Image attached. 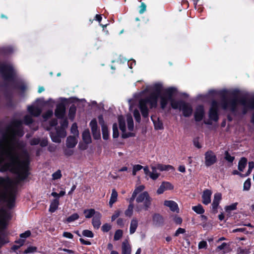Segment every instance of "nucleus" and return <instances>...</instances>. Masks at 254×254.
<instances>
[{"mask_svg": "<svg viewBox=\"0 0 254 254\" xmlns=\"http://www.w3.org/2000/svg\"><path fill=\"white\" fill-rule=\"evenodd\" d=\"M67 99L65 98L61 97L55 101L57 103L56 108L55 111V115L58 119H63L65 115V105Z\"/></svg>", "mask_w": 254, "mask_h": 254, "instance_id": "9b49d317", "label": "nucleus"}, {"mask_svg": "<svg viewBox=\"0 0 254 254\" xmlns=\"http://www.w3.org/2000/svg\"><path fill=\"white\" fill-rule=\"evenodd\" d=\"M204 115V109L202 106H198L194 113V118L196 121L202 120Z\"/></svg>", "mask_w": 254, "mask_h": 254, "instance_id": "6ab92c4d", "label": "nucleus"}, {"mask_svg": "<svg viewBox=\"0 0 254 254\" xmlns=\"http://www.w3.org/2000/svg\"><path fill=\"white\" fill-rule=\"evenodd\" d=\"M151 171H149V169L147 166H145L143 168L144 174L146 176L149 177L150 178L153 180H156L160 176L159 173L158 172V168L157 165L151 166Z\"/></svg>", "mask_w": 254, "mask_h": 254, "instance_id": "ddd939ff", "label": "nucleus"}, {"mask_svg": "<svg viewBox=\"0 0 254 254\" xmlns=\"http://www.w3.org/2000/svg\"><path fill=\"white\" fill-rule=\"evenodd\" d=\"M99 123L101 126L103 138L105 140H107L109 137V132L107 127L105 124L103 117L102 115L98 117Z\"/></svg>", "mask_w": 254, "mask_h": 254, "instance_id": "dca6fc26", "label": "nucleus"}, {"mask_svg": "<svg viewBox=\"0 0 254 254\" xmlns=\"http://www.w3.org/2000/svg\"><path fill=\"white\" fill-rule=\"evenodd\" d=\"M118 192L115 189H113L112 190V193L109 201V205L110 207H112L113 204L117 201L118 198Z\"/></svg>", "mask_w": 254, "mask_h": 254, "instance_id": "cd10ccee", "label": "nucleus"}, {"mask_svg": "<svg viewBox=\"0 0 254 254\" xmlns=\"http://www.w3.org/2000/svg\"><path fill=\"white\" fill-rule=\"evenodd\" d=\"M63 236L64 238L71 239L73 237V235L70 232H64L63 234Z\"/></svg>", "mask_w": 254, "mask_h": 254, "instance_id": "e2e57ef3", "label": "nucleus"}, {"mask_svg": "<svg viewBox=\"0 0 254 254\" xmlns=\"http://www.w3.org/2000/svg\"><path fill=\"white\" fill-rule=\"evenodd\" d=\"M219 105L216 101H213L209 112V120L205 123L212 124L213 122H216L218 120V109Z\"/></svg>", "mask_w": 254, "mask_h": 254, "instance_id": "f8f14e48", "label": "nucleus"}, {"mask_svg": "<svg viewBox=\"0 0 254 254\" xmlns=\"http://www.w3.org/2000/svg\"><path fill=\"white\" fill-rule=\"evenodd\" d=\"M62 176L61 170H58L52 174V179L54 180H58Z\"/></svg>", "mask_w": 254, "mask_h": 254, "instance_id": "49530a36", "label": "nucleus"}, {"mask_svg": "<svg viewBox=\"0 0 254 254\" xmlns=\"http://www.w3.org/2000/svg\"><path fill=\"white\" fill-rule=\"evenodd\" d=\"M59 205V200L58 198H55L53 200L50 204L49 211L54 212L58 208Z\"/></svg>", "mask_w": 254, "mask_h": 254, "instance_id": "bb28decb", "label": "nucleus"}, {"mask_svg": "<svg viewBox=\"0 0 254 254\" xmlns=\"http://www.w3.org/2000/svg\"><path fill=\"white\" fill-rule=\"evenodd\" d=\"M162 90V85L160 83H154L147 85L142 91L135 93L133 97L128 100L129 110L133 111V116L136 121L139 122L140 120V115L139 111L135 109L138 105L143 117L148 116L147 105L150 109L157 107L158 98Z\"/></svg>", "mask_w": 254, "mask_h": 254, "instance_id": "f03ea898", "label": "nucleus"}, {"mask_svg": "<svg viewBox=\"0 0 254 254\" xmlns=\"http://www.w3.org/2000/svg\"><path fill=\"white\" fill-rule=\"evenodd\" d=\"M89 125L94 138L96 139L99 138L100 137V133L98 127L96 119H94L92 120Z\"/></svg>", "mask_w": 254, "mask_h": 254, "instance_id": "2eb2a0df", "label": "nucleus"}, {"mask_svg": "<svg viewBox=\"0 0 254 254\" xmlns=\"http://www.w3.org/2000/svg\"><path fill=\"white\" fill-rule=\"evenodd\" d=\"M144 189V186L143 185H140L136 187L132 194L130 201H133L136 197L137 194L143 191Z\"/></svg>", "mask_w": 254, "mask_h": 254, "instance_id": "c756f323", "label": "nucleus"}, {"mask_svg": "<svg viewBox=\"0 0 254 254\" xmlns=\"http://www.w3.org/2000/svg\"><path fill=\"white\" fill-rule=\"evenodd\" d=\"M77 143V139L75 136H69L66 138V147L74 148Z\"/></svg>", "mask_w": 254, "mask_h": 254, "instance_id": "5701e85b", "label": "nucleus"}, {"mask_svg": "<svg viewBox=\"0 0 254 254\" xmlns=\"http://www.w3.org/2000/svg\"><path fill=\"white\" fill-rule=\"evenodd\" d=\"M176 91V89L175 88H168L165 89L164 94L160 95V104L162 109H164L166 107L169 101L172 108L174 109H181L183 103H184L185 102L182 101H177L173 99Z\"/></svg>", "mask_w": 254, "mask_h": 254, "instance_id": "423d86ee", "label": "nucleus"}, {"mask_svg": "<svg viewBox=\"0 0 254 254\" xmlns=\"http://www.w3.org/2000/svg\"><path fill=\"white\" fill-rule=\"evenodd\" d=\"M205 165L209 167L216 162V156L212 151H208L205 153Z\"/></svg>", "mask_w": 254, "mask_h": 254, "instance_id": "4468645a", "label": "nucleus"}, {"mask_svg": "<svg viewBox=\"0 0 254 254\" xmlns=\"http://www.w3.org/2000/svg\"><path fill=\"white\" fill-rule=\"evenodd\" d=\"M45 105L48 104L49 106L53 107L55 104V100L52 98L45 101L44 98H39L36 100L35 102L31 105L27 107L28 112L34 117H38L42 112V109L38 107L37 104Z\"/></svg>", "mask_w": 254, "mask_h": 254, "instance_id": "6e6552de", "label": "nucleus"}, {"mask_svg": "<svg viewBox=\"0 0 254 254\" xmlns=\"http://www.w3.org/2000/svg\"><path fill=\"white\" fill-rule=\"evenodd\" d=\"M125 220L123 218H120L117 220V224L121 227H123L125 224Z\"/></svg>", "mask_w": 254, "mask_h": 254, "instance_id": "69168bd1", "label": "nucleus"}, {"mask_svg": "<svg viewBox=\"0 0 254 254\" xmlns=\"http://www.w3.org/2000/svg\"><path fill=\"white\" fill-rule=\"evenodd\" d=\"M23 134L21 122L14 121L0 139V172L13 173L19 181L25 179L28 175L29 155L16 139V136Z\"/></svg>", "mask_w": 254, "mask_h": 254, "instance_id": "f257e3e1", "label": "nucleus"}, {"mask_svg": "<svg viewBox=\"0 0 254 254\" xmlns=\"http://www.w3.org/2000/svg\"><path fill=\"white\" fill-rule=\"evenodd\" d=\"M122 213V211L120 209L117 210L115 211L113 215L112 216L111 220L112 221H115L118 217L120 216Z\"/></svg>", "mask_w": 254, "mask_h": 254, "instance_id": "603ef678", "label": "nucleus"}, {"mask_svg": "<svg viewBox=\"0 0 254 254\" xmlns=\"http://www.w3.org/2000/svg\"><path fill=\"white\" fill-rule=\"evenodd\" d=\"M76 109L74 105H72L70 107L69 109L68 117V118L71 121L73 120L75 114H76Z\"/></svg>", "mask_w": 254, "mask_h": 254, "instance_id": "e433bc0d", "label": "nucleus"}, {"mask_svg": "<svg viewBox=\"0 0 254 254\" xmlns=\"http://www.w3.org/2000/svg\"><path fill=\"white\" fill-rule=\"evenodd\" d=\"M31 234V233L30 231L27 230V231H26L25 232L21 234L20 235V237L22 239H26V238H28L29 237H30Z\"/></svg>", "mask_w": 254, "mask_h": 254, "instance_id": "052dcab7", "label": "nucleus"}, {"mask_svg": "<svg viewBox=\"0 0 254 254\" xmlns=\"http://www.w3.org/2000/svg\"><path fill=\"white\" fill-rule=\"evenodd\" d=\"M123 232L122 230L119 229L115 232L114 235V240L118 241L120 240L123 236Z\"/></svg>", "mask_w": 254, "mask_h": 254, "instance_id": "c03bdc74", "label": "nucleus"}, {"mask_svg": "<svg viewBox=\"0 0 254 254\" xmlns=\"http://www.w3.org/2000/svg\"><path fill=\"white\" fill-rule=\"evenodd\" d=\"M212 191L209 190H205L203 191L202 195V203L204 204L207 205L211 202V196Z\"/></svg>", "mask_w": 254, "mask_h": 254, "instance_id": "a211bd4d", "label": "nucleus"}, {"mask_svg": "<svg viewBox=\"0 0 254 254\" xmlns=\"http://www.w3.org/2000/svg\"><path fill=\"white\" fill-rule=\"evenodd\" d=\"M166 190L165 188H164V187H163V185L161 184V186H160V187L157 190V192L158 194H161V193H163V192L164 191H165Z\"/></svg>", "mask_w": 254, "mask_h": 254, "instance_id": "774afa93", "label": "nucleus"}, {"mask_svg": "<svg viewBox=\"0 0 254 254\" xmlns=\"http://www.w3.org/2000/svg\"><path fill=\"white\" fill-rule=\"evenodd\" d=\"M0 72L4 80L12 79L16 71L13 65L10 63L0 64Z\"/></svg>", "mask_w": 254, "mask_h": 254, "instance_id": "9d476101", "label": "nucleus"}, {"mask_svg": "<svg viewBox=\"0 0 254 254\" xmlns=\"http://www.w3.org/2000/svg\"><path fill=\"white\" fill-rule=\"evenodd\" d=\"M164 205L168 207L170 210L174 212H179V208L177 203L173 200H165Z\"/></svg>", "mask_w": 254, "mask_h": 254, "instance_id": "4be33fe9", "label": "nucleus"}, {"mask_svg": "<svg viewBox=\"0 0 254 254\" xmlns=\"http://www.w3.org/2000/svg\"><path fill=\"white\" fill-rule=\"evenodd\" d=\"M174 221L178 224H180L182 222V219L178 216H175L173 218Z\"/></svg>", "mask_w": 254, "mask_h": 254, "instance_id": "0e129e2a", "label": "nucleus"}, {"mask_svg": "<svg viewBox=\"0 0 254 254\" xmlns=\"http://www.w3.org/2000/svg\"><path fill=\"white\" fill-rule=\"evenodd\" d=\"M247 160L245 158H242L239 162L238 169L243 171L247 165Z\"/></svg>", "mask_w": 254, "mask_h": 254, "instance_id": "58836bf2", "label": "nucleus"}, {"mask_svg": "<svg viewBox=\"0 0 254 254\" xmlns=\"http://www.w3.org/2000/svg\"><path fill=\"white\" fill-rule=\"evenodd\" d=\"M239 103L243 107V113L244 114H245L249 110L254 109V99L247 100L245 98H243L240 101L236 98L231 100L224 99L222 103V107L224 110L235 112L237 110Z\"/></svg>", "mask_w": 254, "mask_h": 254, "instance_id": "20e7f679", "label": "nucleus"}, {"mask_svg": "<svg viewBox=\"0 0 254 254\" xmlns=\"http://www.w3.org/2000/svg\"><path fill=\"white\" fill-rule=\"evenodd\" d=\"M98 212V211H96L94 209H85L83 211L85 217L86 218H90L92 217H93L94 215H96V213Z\"/></svg>", "mask_w": 254, "mask_h": 254, "instance_id": "2f4dec72", "label": "nucleus"}, {"mask_svg": "<svg viewBox=\"0 0 254 254\" xmlns=\"http://www.w3.org/2000/svg\"><path fill=\"white\" fill-rule=\"evenodd\" d=\"M82 138L86 143H89L91 142V136L88 129L85 130L83 132Z\"/></svg>", "mask_w": 254, "mask_h": 254, "instance_id": "c9c22d12", "label": "nucleus"}, {"mask_svg": "<svg viewBox=\"0 0 254 254\" xmlns=\"http://www.w3.org/2000/svg\"><path fill=\"white\" fill-rule=\"evenodd\" d=\"M181 110L182 111L183 115L185 117H189L192 113V108L191 105L186 102L183 103V106Z\"/></svg>", "mask_w": 254, "mask_h": 254, "instance_id": "f3484780", "label": "nucleus"}, {"mask_svg": "<svg viewBox=\"0 0 254 254\" xmlns=\"http://www.w3.org/2000/svg\"><path fill=\"white\" fill-rule=\"evenodd\" d=\"M70 132L74 135L73 136H75L76 137L78 136L79 132L77 128V126L76 123L72 124L70 128Z\"/></svg>", "mask_w": 254, "mask_h": 254, "instance_id": "ea45409f", "label": "nucleus"}, {"mask_svg": "<svg viewBox=\"0 0 254 254\" xmlns=\"http://www.w3.org/2000/svg\"><path fill=\"white\" fill-rule=\"evenodd\" d=\"M15 191L13 182L8 177L0 178V202H4L11 208L14 206ZM10 219L8 212L0 209V232L4 229ZM8 241L5 234L0 232V247Z\"/></svg>", "mask_w": 254, "mask_h": 254, "instance_id": "7ed1b4c3", "label": "nucleus"}, {"mask_svg": "<svg viewBox=\"0 0 254 254\" xmlns=\"http://www.w3.org/2000/svg\"><path fill=\"white\" fill-rule=\"evenodd\" d=\"M119 123V127L122 132V137L127 138L133 135L131 131L133 130L134 125L132 117L130 115L127 116V128L126 126L125 120L122 116H120L118 118Z\"/></svg>", "mask_w": 254, "mask_h": 254, "instance_id": "0eeeda50", "label": "nucleus"}, {"mask_svg": "<svg viewBox=\"0 0 254 254\" xmlns=\"http://www.w3.org/2000/svg\"><path fill=\"white\" fill-rule=\"evenodd\" d=\"M119 131L117 124H114L113 126V136L114 138H117L119 136Z\"/></svg>", "mask_w": 254, "mask_h": 254, "instance_id": "09e8293b", "label": "nucleus"}, {"mask_svg": "<svg viewBox=\"0 0 254 254\" xmlns=\"http://www.w3.org/2000/svg\"><path fill=\"white\" fill-rule=\"evenodd\" d=\"M131 247L127 241H125L122 243V254H131Z\"/></svg>", "mask_w": 254, "mask_h": 254, "instance_id": "b1692460", "label": "nucleus"}, {"mask_svg": "<svg viewBox=\"0 0 254 254\" xmlns=\"http://www.w3.org/2000/svg\"><path fill=\"white\" fill-rule=\"evenodd\" d=\"M64 155L67 157L73 155L74 153L73 148H68L66 147L63 150Z\"/></svg>", "mask_w": 254, "mask_h": 254, "instance_id": "4c0bfd02", "label": "nucleus"}, {"mask_svg": "<svg viewBox=\"0 0 254 254\" xmlns=\"http://www.w3.org/2000/svg\"><path fill=\"white\" fill-rule=\"evenodd\" d=\"M222 199V194L220 192H216L214 195V198L212 203V208L213 210L217 209Z\"/></svg>", "mask_w": 254, "mask_h": 254, "instance_id": "412c9836", "label": "nucleus"}, {"mask_svg": "<svg viewBox=\"0 0 254 254\" xmlns=\"http://www.w3.org/2000/svg\"><path fill=\"white\" fill-rule=\"evenodd\" d=\"M185 232V230L182 228H179L177 229L175 233V236H178L180 234H184Z\"/></svg>", "mask_w": 254, "mask_h": 254, "instance_id": "338daca9", "label": "nucleus"}, {"mask_svg": "<svg viewBox=\"0 0 254 254\" xmlns=\"http://www.w3.org/2000/svg\"><path fill=\"white\" fill-rule=\"evenodd\" d=\"M237 203H234L229 205L226 206L225 209L226 212H230L232 210H234L237 208Z\"/></svg>", "mask_w": 254, "mask_h": 254, "instance_id": "79ce46f5", "label": "nucleus"}, {"mask_svg": "<svg viewBox=\"0 0 254 254\" xmlns=\"http://www.w3.org/2000/svg\"><path fill=\"white\" fill-rule=\"evenodd\" d=\"M132 201L130 200V203L128 206L127 208L125 211V214L127 217H131L133 214L134 206L132 202Z\"/></svg>", "mask_w": 254, "mask_h": 254, "instance_id": "72a5a7b5", "label": "nucleus"}, {"mask_svg": "<svg viewBox=\"0 0 254 254\" xmlns=\"http://www.w3.org/2000/svg\"><path fill=\"white\" fill-rule=\"evenodd\" d=\"M192 209L197 214H202L204 212L203 207L200 204L193 206Z\"/></svg>", "mask_w": 254, "mask_h": 254, "instance_id": "a19ab883", "label": "nucleus"}, {"mask_svg": "<svg viewBox=\"0 0 254 254\" xmlns=\"http://www.w3.org/2000/svg\"><path fill=\"white\" fill-rule=\"evenodd\" d=\"M111 229V226L107 223L104 224L101 228L104 232H107Z\"/></svg>", "mask_w": 254, "mask_h": 254, "instance_id": "680f3d73", "label": "nucleus"}, {"mask_svg": "<svg viewBox=\"0 0 254 254\" xmlns=\"http://www.w3.org/2000/svg\"><path fill=\"white\" fill-rule=\"evenodd\" d=\"M207 243L205 241H200L198 245V249H207Z\"/></svg>", "mask_w": 254, "mask_h": 254, "instance_id": "864d4df0", "label": "nucleus"}, {"mask_svg": "<svg viewBox=\"0 0 254 254\" xmlns=\"http://www.w3.org/2000/svg\"><path fill=\"white\" fill-rule=\"evenodd\" d=\"M143 168L144 167L140 165L137 164L133 165L132 168V175L133 176L136 175V172L142 169H143Z\"/></svg>", "mask_w": 254, "mask_h": 254, "instance_id": "de8ad7c7", "label": "nucleus"}, {"mask_svg": "<svg viewBox=\"0 0 254 254\" xmlns=\"http://www.w3.org/2000/svg\"><path fill=\"white\" fill-rule=\"evenodd\" d=\"M225 158L229 162H232L234 159V157L231 156L227 151L225 153Z\"/></svg>", "mask_w": 254, "mask_h": 254, "instance_id": "6e6d98bb", "label": "nucleus"}, {"mask_svg": "<svg viewBox=\"0 0 254 254\" xmlns=\"http://www.w3.org/2000/svg\"><path fill=\"white\" fill-rule=\"evenodd\" d=\"M144 189V186L143 185H140L136 187L132 194L130 201H133L136 197L137 194L143 191Z\"/></svg>", "mask_w": 254, "mask_h": 254, "instance_id": "c85d7f7f", "label": "nucleus"}, {"mask_svg": "<svg viewBox=\"0 0 254 254\" xmlns=\"http://www.w3.org/2000/svg\"><path fill=\"white\" fill-rule=\"evenodd\" d=\"M79 218V215L77 213H74L69 216L66 219V222L68 223H70L71 222H73Z\"/></svg>", "mask_w": 254, "mask_h": 254, "instance_id": "a18cd8bd", "label": "nucleus"}, {"mask_svg": "<svg viewBox=\"0 0 254 254\" xmlns=\"http://www.w3.org/2000/svg\"><path fill=\"white\" fill-rule=\"evenodd\" d=\"M238 90H235L233 91H232L231 93H229L228 91L226 90H221L220 91L217 92L214 90H211L209 91V94H220L221 95H224L225 94H231V95H236L237 93L238 92Z\"/></svg>", "mask_w": 254, "mask_h": 254, "instance_id": "a878e982", "label": "nucleus"}, {"mask_svg": "<svg viewBox=\"0 0 254 254\" xmlns=\"http://www.w3.org/2000/svg\"><path fill=\"white\" fill-rule=\"evenodd\" d=\"M151 120L153 122L154 127L156 129H162L163 128L162 123L157 118L151 117Z\"/></svg>", "mask_w": 254, "mask_h": 254, "instance_id": "7c9ffc66", "label": "nucleus"}, {"mask_svg": "<svg viewBox=\"0 0 254 254\" xmlns=\"http://www.w3.org/2000/svg\"><path fill=\"white\" fill-rule=\"evenodd\" d=\"M58 124L57 120L54 119L50 123V127H44L47 130H51L50 136L53 141L56 143H60L61 141V138H64L66 135L65 129L68 126V122L66 119H64L60 123V127H55L54 130H51L52 127L56 126Z\"/></svg>", "mask_w": 254, "mask_h": 254, "instance_id": "39448f33", "label": "nucleus"}, {"mask_svg": "<svg viewBox=\"0 0 254 254\" xmlns=\"http://www.w3.org/2000/svg\"><path fill=\"white\" fill-rule=\"evenodd\" d=\"M162 184L163 185L164 188L166 190H170L173 189V185L169 182H163Z\"/></svg>", "mask_w": 254, "mask_h": 254, "instance_id": "4d7b16f0", "label": "nucleus"}, {"mask_svg": "<svg viewBox=\"0 0 254 254\" xmlns=\"http://www.w3.org/2000/svg\"><path fill=\"white\" fill-rule=\"evenodd\" d=\"M158 170L160 171H169L170 170H174V169L173 166L169 165H163L158 164L156 165Z\"/></svg>", "mask_w": 254, "mask_h": 254, "instance_id": "f704fd0d", "label": "nucleus"}, {"mask_svg": "<svg viewBox=\"0 0 254 254\" xmlns=\"http://www.w3.org/2000/svg\"><path fill=\"white\" fill-rule=\"evenodd\" d=\"M229 247L230 246L229 244L223 243L217 247L216 251L218 252L222 251L223 253H226L229 251Z\"/></svg>", "mask_w": 254, "mask_h": 254, "instance_id": "473e14b6", "label": "nucleus"}, {"mask_svg": "<svg viewBox=\"0 0 254 254\" xmlns=\"http://www.w3.org/2000/svg\"><path fill=\"white\" fill-rule=\"evenodd\" d=\"M152 198L146 191L140 193L136 198V201L138 203H142L143 206H137L135 211L139 213L142 209L147 210L151 204Z\"/></svg>", "mask_w": 254, "mask_h": 254, "instance_id": "1a4fd4ad", "label": "nucleus"}, {"mask_svg": "<svg viewBox=\"0 0 254 254\" xmlns=\"http://www.w3.org/2000/svg\"><path fill=\"white\" fill-rule=\"evenodd\" d=\"M53 110H49L43 114L42 117L44 119V120L46 121L49 119L50 117H51L53 116Z\"/></svg>", "mask_w": 254, "mask_h": 254, "instance_id": "37998d69", "label": "nucleus"}, {"mask_svg": "<svg viewBox=\"0 0 254 254\" xmlns=\"http://www.w3.org/2000/svg\"><path fill=\"white\" fill-rule=\"evenodd\" d=\"M138 224V220L136 218H133L130 221L129 226V233L133 234L135 232Z\"/></svg>", "mask_w": 254, "mask_h": 254, "instance_id": "393cba45", "label": "nucleus"}, {"mask_svg": "<svg viewBox=\"0 0 254 254\" xmlns=\"http://www.w3.org/2000/svg\"><path fill=\"white\" fill-rule=\"evenodd\" d=\"M37 251V248L36 247L33 246H30L27 248L26 250H25L24 253L27 254V253H33Z\"/></svg>", "mask_w": 254, "mask_h": 254, "instance_id": "13d9d810", "label": "nucleus"}, {"mask_svg": "<svg viewBox=\"0 0 254 254\" xmlns=\"http://www.w3.org/2000/svg\"><path fill=\"white\" fill-rule=\"evenodd\" d=\"M24 122L26 125H29L33 122V119L30 115H26L24 117Z\"/></svg>", "mask_w": 254, "mask_h": 254, "instance_id": "5fc2aeb1", "label": "nucleus"}, {"mask_svg": "<svg viewBox=\"0 0 254 254\" xmlns=\"http://www.w3.org/2000/svg\"><path fill=\"white\" fill-rule=\"evenodd\" d=\"M101 217L102 215L99 212L98 213H96V215L93 217L92 224L94 228L98 229L100 228L101 224L100 221Z\"/></svg>", "mask_w": 254, "mask_h": 254, "instance_id": "aec40b11", "label": "nucleus"}, {"mask_svg": "<svg viewBox=\"0 0 254 254\" xmlns=\"http://www.w3.org/2000/svg\"><path fill=\"white\" fill-rule=\"evenodd\" d=\"M254 168V162H250L249 163V169L247 171V173L246 175L242 176L243 177H245L247 176H248L251 172H252V170Z\"/></svg>", "mask_w": 254, "mask_h": 254, "instance_id": "bf43d9fd", "label": "nucleus"}, {"mask_svg": "<svg viewBox=\"0 0 254 254\" xmlns=\"http://www.w3.org/2000/svg\"><path fill=\"white\" fill-rule=\"evenodd\" d=\"M251 188V181L250 179H247L244 183L243 186V190H249Z\"/></svg>", "mask_w": 254, "mask_h": 254, "instance_id": "3c124183", "label": "nucleus"}, {"mask_svg": "<svg viewBox=\"0 0 254 254\" xmlns=\"http://www.w3.org/2000/svg\"><path fill=\"white\" fill-rule=\"evenodd\" d=\"M82 235L88 238H93L94 237V234L92 232L88 230H83L82 232Z\"/></svg>", "mask_w": 254, "mask_h": 254, "instance_id": "8fccbe9b", "label": "nucleus"}]
</instances>
